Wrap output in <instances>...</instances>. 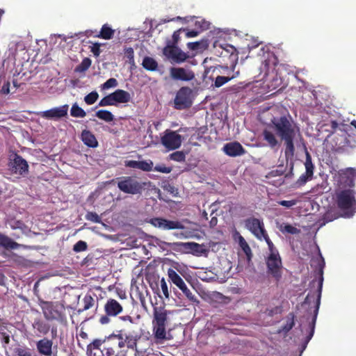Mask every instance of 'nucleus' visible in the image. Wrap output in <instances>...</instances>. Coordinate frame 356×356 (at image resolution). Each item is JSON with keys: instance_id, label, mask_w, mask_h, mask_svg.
<instances>
[{"instance_id": "obj_26", "label": "nucleus", "mask_w": 356, "mask_h": 356, "mask_svg": "<svg viewBox=\"0 0 356 356\" xmlns=\"http://www.w3.org/2000/svg\"><path fill=\"white\" fill-rule=\"evenodd\" d=\"M33 327L37 330L38 332L42 335H46L50 330V325L40 318L35 319L32 324Z\"/></svg>"}, {"instance_id": "obj_34", "label": "nucleus", "mask_w": 356, "mask_h": 356, "mask_svg": "<svg viewBox=\"0 0 356 356\" xmlns=\"http://www.w3.org/2000/svg\"><path fill=\"white\" fill-rule=\"evenodd\" d=\"M286 318V324L277 331L278 333L284 332V334H287L295 325V315L293 313H289Z\"/></svg>"}, {"instance_id": "obj_58", "label": "nucleus", "mask_w": 356, "mask_h": 356, "mask_svg": "<svg viewBox=\"0 0 356 356\" xmlns=\"http://www.w3.org/2000/svg\"><path fill=\"white\" fill-rule=\"evenodd\" d=\"M10 83L9 81H6L3 83V86L1 89V93L2 95H8L10 93Z\"/></svg>"}, {"instance_id": "obj_60", "label": "nucleus", "mask_w": 356, "mask_h": 356, "mask_svg": "<svg viewBox=\"0 0 356 356\" xmlns=\"http://www.w3.org/2000/svg\"><path fill=\"white\" fill-rule=\"evenodd\" d=\"M2 336V343H3L6 346L10 343V336L4 331L3 333H0Z\"/></svg>"}, {"instance_id": "obj_51", "label": "nucleus", "mask_w": 356, "mask_h": 356, "mask_svg": "<svg viewBox=\"0 0 356 356\" xmlns=\"http://www.w3.org/2000/svg\"><path fill=\"white\" fill-rule=\"evenodd\" d=\"M298 202V200H280L277 202L279 205L285 207L286 208H291L295 206Z\"/></svg>"}, {"instance_id": "obj_62", "label": "nucleus", "mask_w": 356, "mask_h": 356, "mask_svg": "<svg viewBox=\"0 0 356 356\" xmlns=\"http://www.w3.org/2000/svg\"><path fill=\"white\" fill-rule=\"evenodd\" d=\"M119 318L123 322H129L130 323H134V318L129 315L122 316H120Z\"/></svg>"}, {"instance_id": "obj_9", "label": "nucleus", "mask_w": 356, "mask_h": 356, "mask_svg": "<svg viewBox=\"0 0 356 356\" xmlns=\"http://www.w3.org/2000/svg\"><path fill=\"white\" fill-rule=\"evenodd\" d=\"M266 264V273L272 277L278 284L282 277V262L280 255H267Z\"/></svg>"}, {"instance_id": "obj_10", "label": "nucleus", "mask_w": 356, "mask_h": 356, "mask_svg": "<svg viewBox=\"0 0 356 356\" xmlns=\"http://www.w3.org/2000/svg\"><path fill=\"white\" fill-rule=\"evenodd\" d=\"M105 314L101 316L99 322L102 325H106L111 322V317H115L123 311L122 305L113 298H108L104 306Z\"/></svg>"}, {"instance_id": "obj_45", "label": "nucleus", "mask_w": 356, "mask_h": 356, "mask_svg": "<svg viewBox=\"0 0 356 356\" xmlns=\"http://www.w3.org/2000/svg\"><path fill=\"white\" fill-rule=\"evenodd\" d=\"M98 97H99V95H98L97 92L92 91L85 96L84 102L88 105H92L97 102V100L98 99Z\"/></svg>"}, {"instance_id": "obj_37", "label": "nucleus", "mask_w": 356, "mask_h": 356, "mask_svg": "<svg viewBox=\"0 0 356 356\" xmlns=\"http://www.w3.org/2000/svg\"><path fill=\"white\" fill-rule=\"evenodd\" d=\"M95 115L98 118L103 120L107 122H110L113 121L114 119V116L111 113V112H110L109 111H107V110H99L96 112Z\"/></svg>"}, {"instance_id": "obj_20", "label": "nucleus", "mask_w": 356, "mask_h": 356, "mask_svg": "<svg viewBox=\"0 0 356 356\" xmlns=\"http://www.w3.org/2000/svg\"><path fill=\"white\" fill-rule=\"evenodd\" d=\"M170 76L175 80L184 81H190L195 79V73L188 69L184 67H172L170 69Z\"/></svg>"}, {"instance_id": "obj_48", "label": "nucleus", "mask_w": 356, "mask_h": 356, "mask_svg": "<svg viewBox=\"0 0 356 356\" xmlns=\"http://www.w3.org/2000/svg\"><path fill=\"white\" fill-rule=\"evenodd\" d=\"M88 249L87 243L83 241H79L73 246V250L75 252L86 251Z\"/></svg>"}, {"instance_id": "obj_46", "label": "nucleus", "mask_w": 356, "mask_h": 356, "mask_svg": "<svg viewBox=\"0 0 356 356\" xmlns=\"http://www.w3.org/2000/svg\"><path fill=\"white\" fill-rule=\"evenodd\" d=\"M171 160L177 162H184L186 159V154L182 151H177L170 154Z\"/></svg>"}, {"instance_id": "obj_30", "label": "nucleus", "mask_w": 356, "mask_h": 356, "mask_svg": "<svg viewBox=\"0 0 356 356\" xmlns=\"http://www.w3.org/2000/svg\"><path fill=\"white\" fill-rule=\"evenodd\" d=\"M0 246L6 249H17L19 244L13 241L8 236L0 233Z\"/></svg>"}, {"instance_id": "obj_5", "label": "nucleus", "mask_w": 356, "mask_h": 356, "mask_svg": "<svg viewBox=\"0 0 356 356\" xmlns=\"http://www.w3.org/2000/svg\"><path fill=\"white\" fill-rule=\"evenodd\" d=\"M140 336L133 334H125L123 330L117 331V333H112L104 339V342L111 345H115L119 348H123L127 346L128 349L137 350V343Z\"/></svg>"}, {"instance_id": "obj_25", "label": "nucleus", "mask_w": 356, "mask_h": 356, "mask_svg": "<svg viewBox=\"0 0 356 356\" xmlns=\"http://www.w3.org/2000/svg\"><path fill=\"white\" fill-rule=\"evenodd\" d=\"M115 104H125L130 101V94L124 90L118 89L112 92Z\"/></svg>"}, {"instance_id": "obj_4", "label": "nucleus", "mask_w": 356, "mask_h": 356, "mask_svg": "<svg viewBox=\"0 0 356 356\" xmlns=\"http://www.w3.org/2000/svg\"><path fill=\"white\" fill-rule=\"evenodd\" d=\"M169 312L163 306L154 307L153 309V333L157 339L166 338V326L168 323Z\"/></svg>"}, {"instance_id": "obj_7", "label": "nucleus", "mask_w": 356, "mask_h": 356, "mask_svg": "<svg viewBox=\"0 0 356 356\" xmlns=\"http://www.w3.org/2000/svg\"><path fill=\"white\" fill-rule=\"evenodd\" d=\"M39 305L42 311L43 316L47 321H56L60 323L66 321L64 307L58 302L39 300Z\"/></svg>"}, {"instance_id": "obj_38", "label": "nucleus", "mask_w": 356, "mask_h": 356, "mask_svg": "<svg viewBox=\"0 0 356 356\" xmlns=\"http://www.w3.org/2000/svg\"><path fill=\"white\" fill-rule=\"evenodd\" d=\"M70 115L74 118H84L86 115V113L76 103H74L71 108Z\"/></svg>"}, {"instance_id": "obj_12", "label": "nucleus", "mask_w": 356, "mask_h": 356, "mask_svg": "<svg viewBox=\"0 0 356 356\" xmlns=\"http://www.w3.org/2000/svg\"><path fill=\"white\" fill-rule=\"evenodd\" d=\"M161 142L166 149L175 150L181 147L182 136L175 131L166 129L161 138Z\"/></svg>"}, {"instance_id": "obj_32", "label": "nucleus", "mask_w": 356, "mask_h": 356, "mask_svg": "<svg viewBox=\"0 0 356 356\" xmlns=\"http://www.w3.org/2000/svg\"><path fill=\"white\" fill-rule=\"evenodd\" d=\"M232 72H233V74L231 76H218L216 78V80L214 82V86L216 88H220L222 86H223L224 84H225L226 83H227L228 81H229L230 80L239 76V74H240L239 71H236V72L234 71Z\"/></svg>"}, {"instance_id": "obj_11", "label": "nucleus", "mask_w": 356, "mask_h": 356, "mask_svg": "<svg viewBox=\"0 0 356 356\" xmlns=\"http://www.w3.org/2000/svg\"><path fill=\"white\" fill-rule=\"evenodd\" d=\"M192 93L193 90L189 87H181L174 99L175 108L184 110L190 108L193 104Z\"/></svg>"}, {"instance_id": "obj_13", "label": "nucleus", "mask_w": 356, "mask_h": 356, "mask_svg": "<svg viewBox=\"0 0 356 356\" xmlns=\"http://www.w3.org/2000/svg\"><path fill=\"white\" fill-rule=\"evenodd\" d=\"M305 172L302 174L297 181L294 183L295 188L303 186L308 181L312 179L314 171V165L312 163V156L309 152H305V161L304 163Z\"/></svg>"}, {"instance_id": "obj_52", "label": "nucleus", "mask_w": 356, "mask_h": 356, "mask_svg": "<svg viewBox=\"0 0 356 356\" xmlns=\"http://www.w3.org/2000/svg\"><path fill=\"white\" fill-rule=\"evenodd\" d=\"M180 30H177L175 31L172 34V40L170 41H168L167 44L175 45L177 46L179 40H180Z\"/></svg>"}, {"instance_id": "obj_18", "label": "nucleus", "mask_w": 356, "mask_h": 356, "mask_svg": "<svg viewBox=\"0 0 356 356\" xmlns=\"http://www.w3.org/2000/svg\"><path fill=\"white\" fill-rule=\"evenodd\" d=\"M10 168L13 172L24 176L29 172L27 161L21 156L15 154L10 163Z\"/></svg>"}, {"instance_id": "obj_56", "label": "nucleus", "mask_w": 356, "mask_h": 356, "mask_svg": "<svg viewBox=\"0 0 356 356\" xmlns=\"http://www.w3.org/2000/svg\"><path fill=\"white\" fill-rule=\"evenodd\" d=\"M161 291H162L164 296L166 298H169L168 288L167 283L164 278H162L161 280Z\"/></svg>"}, {"instance_id": "obj_28", "label": "nucleus", "mask_w": 356, "mask_h": 356, "mask_svg": "<svg viewBox=\"0 0 356 356\" xmlns=\"http://www.w3.org/2000/svg\"><path fill=\"white\" fill-rule=\"evenodd\" d=\"M263 138L267 142L269 147L272 149L276 147L279 145V141L276 138L275 134L269 130L265 129L263 131Z\"/></svg>"}, {"instance_id": "obj_1", "label": "nucleus", "mask_w": 356, "mask_h": 356, "mask_svg": "<svg viewBox=\"0 0 356 356\" xmlns=\"http://www.w3.org/2000/svg\"><path fill=\"white\" fill-rule=\"evenodd\" d=\"M270 126L272 127L278 136L284 142V155L286 159H293L295 154L293 140L296 131H299V129H296L293 122L285 115L280 118L273 117L270 120Z\"/></svg>"}, {"instance_id": "obj_42", "label": "nucleus", "mask_w": 356, "mask_h": 356, "mask_svg": "<svg viewBox=\"0 0 356 356\" xmlns=\"http://www.w3.org/2000/svg\"><path fill=\"white\" fill-rule=\"evenodd\" d=\"M280 229L283 233H288L291 234H298L300 232L299 229L289 224H284L281 225Z\"/></svg>"}, {"instance_id": "obj_49", "label": "nucleus", "mask_w": 356, "mask_h": 356, "mask_svg": "<svg viewBox=\"0 0 356 356\" xmlns=\"http://www.w3.org/2000/svg\"><path fill=\"white\" fill-rule=\"evenodd\" d=\"M86 219L96 223H99L101 222V218L99 215L92 211H88L86 215Z\"/></svg>"}, {"instance_id": "obj_8", "label": "nucleus", "mask_w": 356, "mask_h": 356, "mask_svg": "<svg viewBox=\"0 0 356 356\" xmlns=\"http://www.w3.org/2000/svg\"><path fill=\"white\" fill-rule=\"evenodd\" d=\"M346 125L342 124L340 133L334 134L332 140V150L337 153H343L355 147V140L345 130Z\"/></svg>"}, {"instance_id": "obj_59", "label": "nucleus", "mask_w": 356, "mask_h": 356, "mask_svg": "<svg viewBox=\"0 0 356 356\" xmlns=\"http://www.w3.org/2000/svg\"><path fill=\"white\" fill-rule=\"evenodd\" d=\"M108 346L106 348H105V350H106V356H112V355H114L115 353V349L113 348V347L112 346L113 345H111L110 343H108Z\"/></svg>"}, {"instance_id": "obj_35", "label": "nucleus", "mask_w": 356, "mask_h": 356, "mask_svg": "<svg viewBox=\"0 0 356 356\" xmlns=\"http://www.w3.org/2000/svg\"><path fill=\"white\" fill-rule=\"evenodd\" d=\"M143 67L149 71H155L158 68L157 62L151 57L145 56L142 63Z\"/></svg>"}, {"instance_id": "obj_33", "label": "nucleus", "mask_w": 356, "mask_h": 356, "mask_svg": "<svg viewBox=\"0 0 356 356\" xmlns=\"http://www.w3.org/2000/svg\"><path fill=\"white\" fill-rule=\"evenodd\" d=\"M186 46L191 51H203L207 48L208 43L207 40H202L197 42H189Z\"/></svg>"}, {"instance_id": "obj_40", "label": "nucleus", "mask_w": 356, "mask_h": 356, "mask_svg": "<svg viewBox=\"0 0 356 356\" xmlns=\"http://www.w3.org/2000/svg\"><path fill=\"white\" fill-rule=\"evenodd\" d=\"M124 57L128 59V62L131 65V68L136 67L134 60V51L132 47H126L124 49Z\"/></svg>"}, {"instance_id": "obj_43", "label": "nucleus", "mask_w": 356, "mask_h": 356, "mask_svg": "<svg viewBox=\"0 0 356 356\" xmlns=\"http://www.w3.org/2000/svg\"><path fill=\"white\" fill-rule=\"evenodd\" d=\"M92 61L89 58H85L82 60L81 63L76 67V71L78 72H86L91 65Z\"/></svg>"}, {"instance_id": "obj_6", "label": "nucleus", "mask_w": 356, "mask_h": 356, "mask_svg": "<svg viewBox=\"0 0 356 356\" xmlns=\"http://www.w3.org/2000/svg\"><path fill=\"white\" fill-rule=\"evenodd\" d=\"M118 187L122 192L131 195H140L149 182L143 181L136 177L126 176L117 179Z\"/></svg>"}, {"instance_id": "obj_14", "label": "nucleus", "mask_w": 356, "mask_h": 356, "mask_svg": "<svg viewBox=\"0 0 356 356\" xmlns=\"http://www.w3.org/2000/svg\"><path fill=\"white\" fill-rule=\"evenodd\" d=\"M163 54L168 59L175 63L185 62L191 56L184 52L178 46L167 44L163 49Z\"/></svg>"}, {"instance_id": "obj_54", "label": "nucleus", "mask_w": 356, "mask_h": 356, "mask_svg": "<svg viewBox=\"0 0 356 356\" xmlns=\"http://www.w3.org/2000/svg\"><path fill=\"white\" fill-rule=\"evenodd\" d=\"M101 44L98 42L93 43L92 46H90V51L93 54L95 57H98L101 54L100 49Z\"/></svg>"}, {"instance_id": "obj_3", "label": "nucleus", "mask_w": 356, "mask_h": 356, "mask_svg": "<svg viewBox=\"0 0 356 356\" xmlns=\"http://www.w3.org/2000/svg\"><path fill=\"white\" fill-rule=\"evenodd\" d=\"M335 202L344 217L353 216L356 213V191L350 188L337 191L335 194Z\"/></svg>"}, {"instance_id": "obj_21", "label": "nucleus", "mask_w": 356, "mask_h": 356, "mask_svg": "<svg viewBox=\"0 0 356 356\" xmlns=\"http://www.w3.org/2000/svg\"><path fill=\"white\" fill-rule=\"evenodd\" d=\"M124 165L127 168L139 169L145 172L152 171L154 163L151 160L133 161L128 160L124 161Z\"/></svg>"}, {"instance_id": "obj_55", "label": "nucleus", "mask_w": 356, "mask_h": 356, "mask_svg": "<svg viewBox=\"0 0 356 356\" xmlns=\"http://www.w3.org/2000/svg\"><path fill=\"white\" fill-rule=\"evenodd\" d=\"M152 170L162 173H170L172 170L170 167H166L165 165H157Z\"/></svg>"}, {"instance_id": "obj_57", "label": "nucleus", "mask_w": 356, "mask_h": 356, "mask_svg": "<svg viewBox=\"0 0 356 356\" xmlns=\"http://www.w3.org/2000/svg\"><path fill=\"white\" fill-rule=\"evenodd\" d=\"M17 354L18 356H33L31 350L27 348H18Z\"/></svg>"}, {"instance_id": "obj_39", "label": "nucleus", "mask_w": 356, "mask_h": 356, "mask_svg": "<svg viewBox=\"0 0 356 356\" xmlns=\"http://www.w3.org/2000/svg\"><path fill=\"white\" fill-rule=\"evenodd\" d=\"M239 245L245 254L248 260H250L252 256V250L248 243L245 241L243 236L239 238Z\"/></svg>"}, {"instance_id": "obj_24", "label": "nucleus", "mask_w": 356, "mask_h": 356, "mask_svg": "<svg viewBox=\"0 0 356 356\" xmlns=\"http://www.w3.org/2000/svg\"><path fill=\"white\" fill-rule=\"evenodd\" d=\"M81 140L83 143L90 147H96L98 142L95 135L88 130H83L81 133Z\"/></svg>"}, {"instance_id": "obj_15", "label": "nucleus", "mask_w": 356, "mask_h": 356, "mask_svg": "<svg viewBox=\"0 0 356 356\" xmlns=\"http://www.w3.org/2000/svg\"><path fill=\"white\" fill-rule=\"evenodd\" d=\"M172 248L175 250H184L196 256H200L207 252L204 244L195 242H176L172 244Z\"/></svg>"}, {"instance_id": "obj_61", "label": "nucleus", "mask_w": 356, "mask_h": 356, "mask_svg": "<svg viewBox=\"0 0 356 356\" xmlns=\"http://www.w3.org/2000/svg\"><path fill=\"white\" fill-rule=\"evenodd\" d=\"M103 342H104V340L102 341V340L100 339H95L92 343L90 344L91 346H92V348L94 349H100V346H102V344L103 343Z\"/></svg>"}, {"instance_id": "obj_17", "label": "nucleus", "mask_w": 356, "mask_h": 356, "mask_svg": "<svg viewBox=\"0 0 356 356\" xmlns=\"http://www.w3.org/2000/svg\"><path fill=\"white\" fill-rule=\"evenodd\" d=\"M151 224L163 230L184 229V225L181 222L178 220H170L163 218H152L151 220Z\"/></svg>"}, {"instance_id": "obj_47", "label": "nucleus", "mask_w": 356, "mask_h": 356, "mask_svg": "<svg viewBox=\"0 0 356 356\" xmlns=\"http://www.w3.org/2000/svg\"><path fill=\"white\" fill-rule=\"evenodd\" d=\"M83 310H88L93 307L95 304V300L90 295H86L83 299Z\"/></svg>"}, {"instance_id": "obj_41", "label": "nucleus", "mask_w": 356, "mask_h": 356, "mask_svg": "<svg viewBox=\"0 0 356 356\" xmlns=\"http://www.w3.org/2000/svg\"><path fill=\"white\" fill-rule=\"evenodd\" d=\"M263 239L265 240V241L266 242V243L268 245V252H269L268 255H278V254H280L278 250L275 248L273 243L270 239L268 234H266L263 236Z\"/></svg>"}, {"instance_id": "obj_22", "label": "nucleus", "mask_w": 356, "mask_h": 356, "mask_svg": "<svg viewBox=\"0 0 356 356\" xmlns=\"http://www.w3.org/2000/svg\"><path fill=\"white\" fill-rule=\"evenodd\" d=\"M224 152L232 157L243 155L245 153V149L238 142H231L226 143L223 147Z\"/></svg>"}, {"instance_id": "obj_44", "label": "nucleus", "mask_w": 356, "mask_h": 356, "mask_svg": "<svg viewBox=\"0 0 356 356\" xmlns=\"http://www.w3.org/2000/svg\"><path fill=\"white\" fill-rule=\"evenodd\" d=\"M116 105L112 93L103 97L99 102V106H113Z\"/></svg>"}, {"instance_id": "obj_2", "label": "nucleus", "mask_w": 356, "mask_h": 356, "mask_svg": "<svg viewBox=\"0 0 356 356\" xmlns=\"http://www.w3.org/2000/svg\"><path fill=\"white\" fill-rule=\"evenodd\" d=\"M325 266V261L324 259L321 255V263L319 264L320 266V273H321V277L318 282V289L313 292H309L306 298H305V300L302 303V305H310L312 302V300L314 302V308L313 312H307V315L305 316H303L302 318H305L307 322L308 323L309 326V333L306 337V342L307 343L312 338L314 330H315V325L316 322L317 316L318 314V310L320 307L321 304V293H322V287H323V268Z\"/></svg>"}, {"instance_id": "obj_64", "label": "nucleus", "mask_w": 356, "mask_h": 356, "mask_svg": "<svg viewBox=\"0 0 356 356\" xmlns=\"http://www.w3.org/2000/svg\"><path fill=\"white\" fill-rule=\"evenodd\" d=\"M200 32L197 31L192 30V31H187L186 33V36L187 38H194L199 35Z\"/></svg>"}, {"instance_id": "obj_53", "label": "nucleus", "mask_w": 356, "mask_h": 356, "mask_svg": "<svg viewBox=\"0 0 356 356\" xmlns=\"http://www.w3.org/2000/svg\"><path fill=\"white\" fill-rule=\"evenodd\" d=\"M337 214L332 211H327L323 216V220L326 222H331L337 218Z\"/></svg>"}, {"instance_id": "obj_16", "label": "nucleus", "mask_w": 356, "mask_h": 356, "mask_svg": "<svg viewBox=\"0 0 356 356\" xmlns=\"http://www.w3.org/2000/svg\"><path fill=\"white\" fill-rule=\"evenodd\" d=\"M245 227L259 240H262L263 236L267 234L264 224L261 220L254 217H250L245 220Z\"/></svg>"}, {"instance_id": "obj_19", "label": "nucleus", "mask_w": 356, "mask_h": 356, "mask_svg": "<svg viewBox=\"0 0 356 356\" xmlns=\"http://www.w3.org/2000/svg\"><path fill=\"white\" fill-rule=\"evenodd\" d=\"M68 107L67 104H65L59 107H55L41 112L40 115L47 120H58L67 115Z\"/></svg>"}, {"instance_id": "obj_36", "label": "nucleus", "mask_w": 356, "mask_h": 356, "mask_svg": "<svg viewBox=\"0 0 356 356\" xmlns=\"http://www.w3.org/2000/svg\"><path fill=\"white\" fill-rule=\"evenodd\" d=\"M179 289L182 291V293L184 294V296L188 300L193 302H199L195 295L193 294V292L187 287L185 283L182 284L181 286H179Z\"/></svg>"}, {"instance_id": "obj_50", "label": "nucleus", "mask_w": 356, "mask_h": 356, "mask_svg": "<svg viewBox=\"0 0 356 356\" xmlns=\"http://www.w3.org/2000/svg\"><path fill=\"white\" fill-rule=\"evenodd\" d=\"M117 86V80L115 78H110L104 83H103L102 88V89H108L111 88L116 87Z\"/></svg>"}, {"instance_id": "obj_29", "label": "nucleus", "mask_w": 356, "mask_h": 356, "mask_svg": "<svg viewBox=\"0 0 356 356\" xmlns=\"http://www.w3.org/2000/svg\"><path fill=\"white\" fill-rule=\"evenodd\" d=\"M114 33L115 31L105 24L102 26L99 33L95 36L104 40H110L113 37Z\"/></svg>"}, {"instance_id": "obj_27", "label": "nucleus", "mask_w": 356, "mask_h": 356, "mask_svg": "<svg viewBox=\"0 0 356 356\" xmlns=\"http://www.w3.org/2000/svg\"><path fill=\"white\" fill-rule=\"evenodd\" d=\"M227 47L228 49H227L226 50L227 51L231 52V56L234 57V61L231 65L230 69L227 66H222L221 67L225 70L224 73H227L228 74L230 72H234L236 66L238 63V53L235 54V52H236V49L234 47H233L232 45H228Z\"/></svg>"}, {"instance_id": "obj_31", "label": "nucleus", "mask_w": 356, "mask_h": 356, "mask_svg": "<svg viewBox=\"0 0 356 356\" xmlns=\"http://www.w3.org/2000/svg\"><path fill=\"white\" fill-rule=\"evenodd\" d=\"M168 276L169 277V281L173 283L178 288L185 283L181 276L172 268H169L168 270Z\"/></svg>"}, {"instance_id": "obj_63", "label": "nucleus", "mask_w": 356, "mask_h": 356, "mask_svg": "<svg viewBox=\"0 0 356 356\" xmlns=\"http://www.w3.org/2000/svg\"><path fill=\"white\" fill-rule=\"evenodd\" d=\"M282 312V307H275L269 312L270 316H273L274 314H281Z\"/></svg>"}, {"instance_id": "obj_23", "label": "nucleus", "mask_w": 356, "mask_h": 356, "mask_svg": "<svg viewBox=\"0 0 356 356\" xmlns=\"http://www.w3.org/2000/svg\"><path fill=\"white\" fill-rule=\"evenodd\" d=\"M36 348L39 354L44 356H51L53 353V341L44 337L36 342Z\"/></svg>"}]
</instances>
